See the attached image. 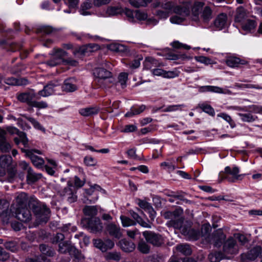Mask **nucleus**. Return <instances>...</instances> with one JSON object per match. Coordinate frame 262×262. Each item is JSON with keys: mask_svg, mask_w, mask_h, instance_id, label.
<instances>
[{"mask_svg": "<svg viewBox=\"0 0 262 262\" xmlns=\"http://www.w3.org/2000/svg\"><path fill=\"white\" fill-rule=\"evenodd\" d=\"M58 251L61 253H69L70 255H73L77 259H81L83 256L80 253L79 251L68 242H63L59 243L58 245Z\"/></svg>", "mask_w": 262, "mask_h": 262, "instance_id": "obj_4", "label": "nucleus"}, {"mask_svg": "<svg viewBox=\"0 0 262 262\" xmlns=\"http://www.w3.org/2000/svg\"><path fill=\"white\" fill-rule=\"evenodd\" d=\"M6 132L0 127V150L3 152H8L11 149V145L6 141Z\"/></svg>", "mask_w": 262, "mask_h": 262, "instance_id": "obj_19", "label": "nucleus"}, {"mask_svg": "<svg viewBox=\"0 0 262 262\" xmlns=\"http://www.w3.org/2000/svg\"><path fill=\"white\" fill-rule=\"evenodd\" d=\"M146 108V106L141 105L138 107L135 106H132L129 111L127 112L125 116L126 117H132L133 116L139 115L143 112Z\"/></svg>", "mask_w": 262, "mask_h": 262, "instance_id": "obj_32", "label": "nucleus"}, {"mask_svg": "<svg viewBox=\"0 0 262 262\" xmlns=\"http://www.w3.org/2000/svg\"><path fill=\"white\" fill-rule=\"evenodd\" d=\"M179 215V212L178 210H174V211H165L162 213V216L165 219H171L177 218Z\"/></svg>", "mask_w": 262, "mask_h": 262, "instance_id": "obj_56", "label": "nucleus"}, {"mask_svg": "<svg viewBox=\"0 0 262 262\" xmlns=\"http://www.w3.org/2000/svg\"><path fill=\"white\" fill-rule=\"evenodd\" d=\"M204 5L205 4L203 2L195 1L191 9V18L193 21H200V14Z\"/></svg>", "mask_w": 262, "mask_h": 262, "instance_id": "obj_18", "label": "nucleus"}, {"mask_svg": "<svg viewBox=\"0 0 262 262\" xmlns=\"http://www.w3.org/2000/svg\"><path fill=\"white\" fill-rule=\"evenodd\" d=\"M23 152L25 153L26 156L29 157L34 165L37 167H41L44 164V160L42 158L34 155V152L38 154H41L40 151L38 150H29V149H22Z\"/></svg>", "mask_w": 262, "mask_h": 262, "instance_id": "obj_9", "label": "nucleus"}, {"mask_svg": "<svg viewBox=\"0 0 262 262\" xmlns=\"http://www.w3.org/2000/svg\"><path fill=\"white\" fill-rule=\"evenodd\" d=\"M92 7V3L90 0H87L82 3L81 5L80 13L83 15H87L90 14V13L87 11L88 10L91 8Z\"/></svg>", "mask_w": 262, "mask_h": 262, "instance_id": "obj_41", "label": "nucleus"}, {"mask_svg": "<svg viewBox=\"0 0 262 262\" xmlns=\"http://www.w3.org/2000/svg\"><path fill=\"white\" fill-rule=\"evenodd\" d=\"M226 64L231 68H238L240 65H245L248 64V61L238 57L231 56L228 57L226 60Z\"/></svg>", "mask_w": 262, "mask_h": 262, "instance_id": "obj_20", "label": "nucleus"}, {"mask_svg": "<svg viewBox=\"0 0 262 262\" xmlns=\"http://www.w3.org/2000/svg\"><path fill=\"white\" fill-rule=\"evenodd\" d=\"M208 258L211 262H220L224 258V255L221 252H215L210 254Z\"/></svg>", "mask_w": 262, "mask_h": 262, "instance_id": "obj_46", "label": "nucleus"}, {"mask_svg": "<svg viewBox=\"0 0 262 262\" xmlns=\"http://www.w3.org/2000/svg\"><path fill=\"white\" fill-rule=\"evenodd\" d=\"M138 248L143 253H148L149 252V247L144 242H140L138 244Z\"/></svg>", "mask_w": 262, "mask_h": 262, "instance_id": "obj_61", "label": "nucleus"}, {"mask_svg": "<svg viewBox=\"0 0 262 262\" xmlns=\"http://www.w3.org/2000/svg\"><path fill=\"white\" fill-rule=\"evenodd\" d=\"M99 110L97 107H88L79 110V113L83 116L88 117L97 114Z\"/></svg>", "mask_w": 262, "mask_h": 262, "instance_id": "obj_31", "label": "nucleus"}, {"mask_svg": "<svg viewBox=\"0 0 262 262\" xmlns=\"http://www.w3.org/2000/svg\"><path fill=\"white\" fill-rule=\"evenodd\" d=\"M247 14L246 10L242 7L237 8L235 15V21L238 23H243L247 18Z\"/></svg>", "mask_w": 262, "mask_h": 262, "instance_id": "obj_30", "label": "nucleus"}, {"mask_svg": "<svg viewBox=\"0 0 262 262\" xmlns=\"http://www.w3.org/2000/svg\"><path fill=\"white\" fill-rule=\"evenodd\" d=\"M37 93L34 91L22 93L17 95V99L21 102L26 103L28 105L32 106L35 99L39 100L37 98Z\"/></svg>", "mask_w": 262, "mask_h": 262, "instance_id": "obj_13", "label": "nucleus"}, {"mask_svg": "<svg viewBox=\"0 0 262 262\" xmlns=\"http://www.w3.org/2000/svg\"><path fill=\"white\" fill-rule=\"evenodd\" d=\"M171 45L172 47L176 49H184L185 50H189L191 48L189 46L186 44H183L179 41H174L171 42Z\"/></svg>", "mask_w": 262, "mask_h": 262, "instance_id": "obj_62", "label": "nucleus"}, {"mask_svg": "<svg viewBox=\"0 0 262 262\" xmlns=\"http://www.w3.org/2000/svg\"><path fill=\"white\" fill-rule=\"evenodd\" d=\"M93 244L96 248L102 252H106L114 247V243L110 239H106L104 241L99 238L95 239L93 240Z\"/></svg>", "mask_w": 262, "mask_h": 262, "instance_id": "obj_14", "label": "nucleus"}, {"mask_svg": "<svg viewBox=\"0 0 262 262\" xmlns=\"http://www.w3.org/2000/svg\"><path fill=\"white\" fill-rule=\"evenodd\" d=\"M128 79V74L126 73H121L118 76V81L116 83L120 84L122 88H124L126 86V81Z\"/></svg>", "mask_w": 262, "mask_h": 262, "instance_id": "obj_52", "label": "nucleus"}, {"mask_svg": "<svg viewBox=\"0 0 262 262\" xmlns=\"http://www.w3.org/2000/svg\"><path fill=\"white\" fill-rule=\"evenodd\" d=\"M6 169L8 173L7 180L10 182H12L15 178L17 173L16 164L11 166Z\"/></svg>", "mask_w": 262, "mask_h": 262, "instance_id": "obj_42", "label": "nucleus"}, {"mask_svg": "<svg viewBox=\"0 0 262 262\" xmlns=\"http://www.w3.org/2000/svg\"><path fill=\"white\" fill-rule=\"evenodd\" d=\"M223 251L225 254L233 255L238 252V246L236 241L233 237L229 238L223 245Z\"/></svg>", "mask_w": 262, "mask_h": 262, "instance_id": "obj_10", "label": "nucleus"}, {"mask_svg": "<svg viewBox=\"0 0 262 262\" xmlns=\"http://www.w3.org/2000/svg\"><path fill=\"white\" fill-rule=\"evenodd\" d=\"M176 249L178 251L185 255H190L191 250L190 246L187 244H179L176 246Z\"/></svg>", "mask_w": 262, "mask_h": 262, "instance_id": "obj_40", "label": "nucleus"}, {"mask_svg": "<svg viewBox=\"0 0 262 262\" xmlns=\"http://www.w3.org/2000/svg\"><path fill=\"white\" fill-rule=\"evenodd\" d=\"M109 49L113 52L124 53L127 51V48L122 44L114 43L110 45Z\"/></svg>", "mask_w": 262, "mask_h": 262, "instance_id": "obj_34", "label": "nucleus"}, {"mask_svg": "<svg viewBox=\"0 0 262 262\" xmlns=\"http://www.w3.org/2000/svg\"><path fill=\"white\" fill-rule=\"evenodd\" d=\"M238 115L241 117L242 121L246 122H253L257 118V116L251 113H238Z\"/></svg>", "mask_w": 262, "mask_h": 262, "instance_id": "obj_39", "label": "nucleus"}, {"mask_svg": "<svg viewBox=\"0 0 262 262\" xmlns=\"http://www.w3.org/2000/svg\"><path fill=\"white\" fill-rule=\"evenodd\" d=\"M200 108L202 110L203 112L208 114L211 116H214L215 115V111L211 105L205 103H202L199 105Z\"/></svg>", "mask_w": 262, "mask_h": 262, "instance_id": "obj_48", "label": "nucleus"}, {"mask_svg": "<svg viewBox=\"0 0 262 262\" xmlns=\"http://www.w3.org/2000/svg\"><path fill=\"white\" fill-rule=\"evenodd\" d=\"M143 235L146 241L155 246H160L164 243L162 236L150 231H145L143 232Z\"/></svg>", "mask_w": 262, "mask_h": 262, "instance_id": "obj_7", "label": "nucleus"}, {"mask_svg": "<svg viewBox=\"0 0 262 262\" xmlns=\"http://www.w3.org/2000/svg\"><path fill=\"white\" fill-rule=\"evenodd\" d=\"M185 105L183 104L178 105H171L167 106L166 108L162 109L163 112H175L179 110L181 111L182 107H184Z\"/></svg>", "mask_w": 262, "mask_h": 262, "instance_id": "obj_51", "label": "nucleus"}, {"mask_svg": "<svg viewBox=\"0 0 262 262\" xmlns=\"http://www.w3.org/2000/svg\"><path fill=\"white\" fill-rule=\"evenodd\" d=\"M59 85L57 80H53L48 82L44 86L43 89L37 93V98L40 99L41 97H47L53 95L55 88Z\"/></svg>", "mask_w": 262, "mask_h": 262, "instance_id": "obj_6", "label": "nucleus"}, {"mask_svg": "<svg viewBox=\"0 0 262 262\" xmlns=\"http://www.w3.org/2000/svg\"><path fill=\"white\" fill-rule=\"evenodd\" d=\"M13 159L9 155H2L0 156V178L4 177L6 174V169L13 166Z\"/></svg>", "mask_w": 262, "mask_h": 262, "instance_id": "obj_12", "label": "nucleus"}, {"mask_svg": "<svg viewBox=\"0 0 262 262\" xmlns=\"http://www.w3.org/2000/svg\"><path fill=\"white\" fill-rule=\"evenodd\" d=\"M67 52L61 49H54L50 60L46 63L50 67H55L63 61V58L67 55Z\"/></svg>", "mask_w": 262, "mask_h": 262, "instance_id": "obj_5", "label": "nucleus"}, {"mask_svg": "<svg viewBox=\"0 0 262 262\" xmlns=\"http://www.w3.org/2000/svg\"><path fill=\"white\" fill-rule=\"evenodd\" d=\"M7 130L11 134H17L19 136L21 142L25 146L28 144V139L25 133L19 131L17 128L14 127H8Z\"/></svg>", "mask_w": 262, "mask_h": 262, "instance_id": "obj_23", "label": "nucleus"}, {"mask_svg": "<svg viewBox=\"0 0 262 262\" xmlns=\"http://www.w3.org/2000/svg\"><path fill=\"white\" fill-rule=\"evenodd\" d=\"M22 116L30 121L35 128L40 130H45V128L35 119L28 117L26 115H23Z\"/></svg>", "mask_w": 262, "mask_h": 262, "instance_id": "obj_50", "label": "nucleus"}, {"mask_svg": "<svg viewBox=\"0 0 262 262\" xmlns=\"http://www.w3.org/2000/svg\"><path fill=\"white\" fill-rule=\"evenodd\" d=\"M62 88L63 91L67 92H73L77 90V86L73 83L72 79L66 80Z\"/></svg>", "mask_w": 262, "mask_h": 262, "instance_id": "obj_35", "label": "nucleus"}, {"mask_svg": "<svg viewBox=\"0 0 262 262\" xmlns=\"http://www.w3.org/2000/svg\"><path fill=\"white\" fill-rule=\"evenodd\" d=\"M106 258L108 260H113L115 261H119L120 259V254L117 252H112L107 253Z\"/></svg>", "mask_w": 262, "mask_h": 262, "instance_id": "obj_59", "label": "nucleus"}, {"mask_svg": "<svg viewBox=\"0 0 262 262\" xmlns=\"http://www.w3.org/2000/svg\"><path fill=\"white\" fill-rule=\"evenodd\" d=\"M226 238L223 230L221 229L215 231L210 237H208V242L212 243L215 246L220 247Z\"/></svg>", "mask_w": 262, "mask_h": 262, "instance_id": "obj_15", "label": "nucleus"}, {"mask_svg": "<svg viewBox=\"0 0 262 262\" xmlns=\"http://www.w3.org/2000/svg\"><path fill=\"white\" fill-rule=\"evenodd\" d=\"M42 174L39 173L34 172L32 168H29L28 169L27 180L29 183H33L40 179Z\"/></svg>", "mask_w": 262, "mask_h": 262, "instance_id": "obj_27", "label": "nucleus"}, {"mask_svg": "<svg viewBox=\"0 0 262 262\" xmlns=\"http://www.w3.org/2000/svg\"><path fill=\"white\" fill-rule=\"evenodd\" d=\"M262 253V249L260 246H256L251 249L247 253L242 254V259H248L251 260L255 259Z\"/></svg>", "mask_w": 262, "mask_h": 262, "instance_id": "obj_16", "label": "nucleus"}, {"mask_svg": "<svg viewBox=\"0 0 262 262\" xmlns=\"http://www.w3.org/2000/svg\"><path fill=\"white\" fill-rule=\"evenodd\" d=\"M256 26V23L255 20L248 19L244 23H242V29L247 31H250L255 29Z\"/></svg>", "mask_w": 262, "mask_h": 262, "instance_id": "obj_43", "label": "nucleus"}, {"mask_svg": "<svg viewBox=\"0 0 262 262\" xmlns=\"http://www.w3.org/2000/svg\"><path fill=\"white\" fill-rule=\"evenodd\" d=\"M121 12V8L118 7H109L106 10V14L108 16L118 15Z\"/></svg>", "mask_w": 262, "mask_h": 262, "instance_id": "obj_47", "label": "nucleus"}, {"mask_svg": "<svg viewBox=\"0 0 262 262\" xmlns=\"http://www.w3.org/2000/svg\"><path fill=\"white\" fill-rule=\"evenodd\" d=\"M106 231L110 236L117 239L120 238L122 236L120 227L114 223L108 224L106 226Z\"/></svg>", "mask_w": 262, "mask_h": 262, "instance_id": "obj_17", "label": "nucleus"}, {"mask_svg": "<svg viewBox=\"0 0 262 262\" xmlns=\"http://www.w3.org/2000/svg\"><path fill=\"white\" fill-rule=\"evenodd\" d=\"M142 59V56L138 55L136 59L127 64V66L132 70L137 69L140 66V61Z\"/></svg>", "mask_w": 262, "mask_h": 262, "instance_id": "obj_49", "label": "nucleus"}, {"mask_svg": "<svg viewBox=\"0 0 262 262\" xmlns=\"http://www.w3.org/2000/svg\"><path fill=\"white\" fill-rule=\"evenodd\" d=\"M225 171L226 173L232 175L233 178L227 177L226 179L230 182H235V181L240 179L241 175L239 174V169L237 167H234L232 169L229 166H227L225 168Z\"/></svg>", "mask_w": 262, "mask_h": 262, "instance_id": "obj_22", "label": "nucleus"}, {"mask_svg": "<svg viewBox=\"0 0 262 262\" xmlns=\"http://www.w3.org/2000/svg\"><path fill=\"white\" fill-rule=\"evenodd\" d=\"M4 246L6 249L13 252L17 251L18 248L16 243L13 241L5 243Z\"/></svg>", "mask_w": 262, "mask_h": 262, "instance_id": "obj_57", "label": "nucleus"}, {"mask_svg": "<svg viewBox=\"0 0 262 262\" xmlns=\"http://www.w3.org/2000/svg\"><path fill=\"white\" fill-rule=\"evenodd\" d=\"M248 110H245L243 107H236L235 109L238 111H250L254 113L262 114V106L252 105L248 106Z\"/></svg>", "mask_w": 262, "mask_h": 262, "instance_id": "obj_38", "label": "nucleus"}, {"mask_svg": "<svg viewBox=\"0 0 262 262\" xmlns=\"http://www.w3.org/2000/svg\"><path fill=\"white\" fill-rule=\"evenodd\" d=\"M120 245L122 250L126 252H130L135 248V245L132 242L125 239L120 241Z\"/></svg>", "mask_w": 262, "mask_h": 262, "instance_id": "obj_33", "label": "nucleus"}, {"mask_svg": "<svg viewBox=\"0 0 262 262\" xmlns=\"http://www.w3.org/2000/svg\"><path fill=\"white\" fill-rule=\"evenodd\" d=\"M126 154L129 158L134 159V160H141L137 155L136 154V149L135 148H133L129 149L126 151Z\"/></svg>", "mask_w": 262, "mask_h": 262, "instance_id": "obj_64", "label": "nucleus"}, {"mask_svg": "<svg viewBox=\"0 0 262 262\" xmlns=\"http://www.w3.org/2000/svg\"><path fill=\"white\" fill-rule=\"evenodd\" d=\"M28 200V196L27 193L25 192H20L18 194L16 198V207H26L25 205L26 204Z\"/></svg>", "mask_w": 262, "mask_h": 262, "instance_id": "obj_37", "label": "nucleus"}, {"mask_svg": "<svg viewBox=\"0 0 262 262\" xmlns=\"http://www.w3.org/2000/svg\"><path fill=\"white\" fill-rule=\"evenodd\" d=\"M155 7L161 8L171 14L173 12V10L177 6H175L172 2H166L165 3H156L155 4Z\"/></svg>", "mask_w": 262, "mask_h": 262, "instance_id": "obj_26", "label": "nucleus"}, {"mask_svg": "<svg viewBox=\"0 0 262 262\" xmlns=\"http://www.w3.org/2000/svg\"><path fill=\"white\" fill-rule=\"evenodd\" d=\"M15 217L19 221L27 223L32 219L31 211L26 207H15Z\"/></svg>", "mask_w": 262, "mask_h": 262, "instance_id": "obj_11", "label": "nucleus"}, {"mask_svg": "<svg viewBox=\"0 0 262 262\" xmlns=\"http://www.w3.org/2000/svg\"><path fill=\"white\" fill-rule=\"evenodd\" d=\"M227 16L225 13L219 14L214 21V26L219 30L224 28L227 23Z\"/></svg>", "mask_w": 262, "mask_h": 262, "instance_id": "obj_25", "label": "nucleus"}, {"mask_svg": "<svg viewBox=\"0 0 262 262\" xmlns=\"http://www.w3.org/2000/svg\"><path fill=\"white\" fill-rule=\"evenodd\" d=\"M212 11L209 6H206L200 14V20L207 23L212 18Z\"/></svg>", "mask_w": 262, "mask_h": 262, "instance_id": "obj_24", "label": "nucleus"}, {"mask_svg": "<svg viewBox=\"0 0 262 262\" xmlns=\"http://www.w3.org/2000/svg\"><path fill=\"white\" fill-rule=\"evenodd\" d=\"M160 165L164 169H167L170 172L173 171L176 168V166L171 160L163 162L161 163Z\"/></svg>", "mask_w": 262, "mask_h": 262, "instance_id": "obj_55", "label": "nucleus"}, {"mask_svg": "<svg viewBox=\"0 0 262 262\" xmlns=\"http://www.w3.org/2000/svg\"><path fill=\"white\" fill-rule=\"evenodd\" d=\"M84 163L88 166H94L97 165V161L91 156H86L84 158Z\"/></svg>", "mask_w": 262, "mask_h": 262, "instance_id": "obj_60", "label": "nucleus"}, {"mask_svg": "<svg viewBox=\"0 0 262 262\" xmlns=\"http://www.w3.org/2000/svg\"><path fill=\"white\" fill-rule=\"evenodd\" d=\"M190 3L186 1L182 5L177 6L173 10V12L179 14L180 16H173L170 17V21L172 24H180L184 19L185 17L188 16L190 13Z\"/></svg>", "mask_w": 262, "mask_h": 262, "instance_id": "obj_3", "label": "nucleus"}, {"mask_svg": "<svg viewBox=\"0 0 262 262\" xmlns=\"http://www.w3.org/2000/svg\"><path fill=\"white\" fill-rule=\"evenodd\" d=\"M94 74L96 77V82L102 88H109L112 86L111 80L112 73L109 71L102 68H98L95 69Z\"/></svg>", "mask_w": 262, "mask_h": 262, "instance_id": "obj_2", "label": "nucleus"}, {"mask_svg": "<svg viewBox=\"0 0 262 262\" xmlns=\"http://www.w3.org/2000/svg\"><path fill=\"white\" fill-rule=\"evenodd\" d=\"M120 219L123 227H128L136 225V222L134 221L125 216H121Z\"/></svg>", "mask_w": 262, "mask_h": 262, "instance_id": "obj_54", "label": "nucleus"}, {"mask_svg": "<svg viewBox=\"0 0 262 262\" xmlns=\"http://www.w3.org/2000/svg\"><path fill=\"white\" fill-rule=\"evenodd\" d=\"M174 220H171L166 224L168 227H172L176 229H180L183 223V220L182 219H174Z\"/></svg>", "mask_w": 262, "mask_h": 262, "instance_id": "obj_44", "label": "nucleus"}, {"mask_svg": "<svg viewBox=\"0 0 262 262\" xmlns=\"http://www.w3.org/2000/svg\"><path fill=\"white\" fill-rule=\"evenodd\" d=\"M29 206L31 208L38 223H47L49 219L50 210L43 203L35 198L31 197L29 201Z\"/></svg>", "mask_w": 262, "mask_h": 262, "instance_id": "obj_1", "label": "nucleus"}, {"mask_svg": "<svg viewBox=\"0 0 262 262\" xmlns=\"http://www.w3.org/2000/svg\"><path fill=\"white\" fill-rule=\"evenodd\" d=\"M84 221L86 223V227L91 232L96 233L103 229L102 224L99 217L85 219Z\"/></svg>", "mask_w": 262, "mask_h": 262, "instance_id": "obj_8", "label": "nucleus"}, {"mask_svg": "<svg viewBox=\"0 0 262 262\" xmlns=\"http://www.w3.org/2000/svg\"><path fill=\"white\" fill-rule=\"evenodd\" d=\"M130 215L133 218L136 220L137 223H138L141 226L147 228H151V225L149 223V222L148 220L146 221H144L137 213L134 211H131Z\"/></svg>", "mask_w": 262, "mask_h": 262, "instance_id": "obj_29", "label": "nucleus"}, {"mask_svg": "<svg viewBox=\"0 0 262 262\" xmlns=\"http://www.w3.org/2000/svg\"><path fill=\"white\" fill-rule=\"evenodd\" d=\"M83 212L85 216H89L88 219L94 218L97 214L98 209L96 206H86L83 209Z\"/></svg>", "mask_w": 262, "mask_h": 262, "instance_id": "obj_28", "label": "nucleus"}, {"mask_svg": "<svg viewBox=\"0 0 262 262\" xmlns=\"http://www.w3.org/2000/svg\"><path fill=\"white\" fill-rule=\"evenodd\" d=\"M169 14L170 13L168 11L161 8H159L156 11V15L160 18L166 19L169 16Z\"/></svg>", "mask_w": 262, "mask_h": 262, "instance_id": "obj_63", "label": "nucleus"}, {"mask_svg": "<svg viewBox=\"0 0 262 262\" xmlns=\"http://www.w3.org/2000/svg\"><path fill=\"white\" fill-rule=\"evenodd\" d=\"M138 204L141 208L147 211L151 216H155L156 212L150 203L146 201L139 200Z\"/></svg>", "mask_w": 262, "mask_h": 262, "instance_id": "obj_36", "label": "nucleus"}, {"mask_svg": "<svg viewBox=\"0 0 262 262\" xmlns=\"http://www.w3.org/2000/svg\"><path fill=\"white\" fill-rule=\"evenodd\" d=\"M5 83L10 85H25L28 83V80L25 78H15L14 77H9L5 78L4 80Z\"/></svg>", "mask_w": 262, "mask_h": 262, "instance_id": "obj_21", "label": "nucleus"}, {"mask_svg": "<svg viewBox=\"0 0 262 262\" xmlns=\"http://www.w3.org/2000/svg\"><path fill=\"white\" fill-rule=\"evenodd\" d=\"M151 0H129V3L135 7L145 6Z\"/></svg>", "mask_w": 262, "mask_h": 262, "instance_id": "obj_53", "label": "nucleus"}, {"mask_svg": "<svg viewBox=\"0 0 262 262\" xmlns=\"http://www.w3.org/2000/svg\"><path fill=\"white\" fill-rule=\"evenodd\" d=\"M79 53L81 55H88L90 54V47H88V45L82 46L78 48V49L74 52V54Z\"/></svg>", "mask_w": 262, "mask_h": 262, "instance_id": "obj_58", "label": "nucleus"}, {"mask_svg": "<svg viewBox=\"0 0 262 262\" xmlns=\"http://www.w3.org/2000/svg\"><path fill=\"white\" fill-rule=\"evenodd\" d=\"M39 249L43 254L46 255L47 256H53L54 254V251L53 249L45 244L40 245L39 246Z\"/></svg>", "mask_w": 262, "mask_h": 262, "instance_id": "obj_45", "label": "nucleus"}]
</instances>
